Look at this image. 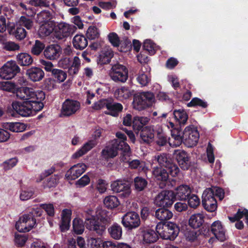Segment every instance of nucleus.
<instances>
[{
	"label": "nucleus",
	"instance_id": "13d9d810",
	"mask_svg": "<svg viewBox=\"0 0 248 248\" xmlns=\"http://www.w3.org/2000/svg\"><path fill=\"white\" fill-rule=\"evenodd\" d=\"M154 161L158 162L159 165L166 168H167L168 165L170 163L168 160L167 155L164 154L155 156Z\"/></svg>",
	"mask_w": 248,
	"mask_h": 248
},
{
	"label": "nucleus",
	"instance_id": "a18cd8bd",
	"mask_svg": "<svg viewBox=\"0 0 248 248\" xmlns=\"http://www.w3.org/2000/svg\"><path fill=\"white\" fill-rule=\"evenodd\" d=\"M147 180L140 176H137L134 179V185L136 190L141 191L144 190L147 186Z\"/></svg>",
	"mask_w": 248,
	"mask_h": 248
},
{
	"label": "nucleus",
	"instance_id": "7c9ffc66",
	"mask_svg": "<svg viewBox=\"0 0 248 248\" xmlns=\"http://www.w3.org/2000/svg\"><path fill=\"white\" fill-rule=\"evenodd\" d=\"M142 238L144 243H151L157 240L158 235L153 230H146L142 231Z\"/></svg>",
	"mask_w": 248,
	"mask_h": 248
},
{
	"label": "nucleus",
	"instance_id": "58836bf2",
	"mask_svg": "<svg viewBox=\"0 0 248 248\" xmlns=\"http://www.w3.org/2000/svg\"><path fill=\"white\" fill-rule=\"evenodd\" d=\"M52 17L53 16L49 11L44 10L37 15L36 20L39 24H42L49 21H53L52 20Z\"/></svg>",
	"mask_w": 248,
	"mask_h": 248
},
{
	"label": "nucleus",
	"instance_id": "37998d69",
	"mask_svg": "<svg viewBox=\"0 0 248 248\" xmlns=\"http://www.w3.org/2000/svg\"><path fill=\"white\" fill-rule=\"evenodd\" d=\"M244 217L246 222L248 226V210L245 208L239 209L233 217H229V220L232 222H234L236 220H239L241 218Z\"/></svg>",
	"mask_w": 248,
	"mask_h": 248
},
{
	"label": "nucleus",
	"instance_id": "9b49d317",
	"mask_svg": "<svg viewBox=\"0 0 248 248\" xmlns=\"http://www.w3.org/2000/svg\"><path fill=\"white\" fill-rule=\"evenodd\" d=\"M80 108V103L78 101L67 99L62 104V114L64 116H69L75 114Z\"/></svg>",
	"mask_w": 248,
	"mask_h": 248
},
{
	"label": "nucleus",
	"instance_id": "0e129e2a",
	"mask_svg": "<svg viewBox=\"0 0 248 248\" xmlns=\"http://www.w3.org/2000/svg\"><path fill=\"white\" fill-rule=\"evenodd\" d=\"M212 191V196L216 195L218 197L220 200H222L224 197V192L223 190L218 187H213L212 188H207Z\"/></svg>",
	"mask_w": 248,
	"mask_h": 248
},
{
	"label": "nucleus",
	"instance_id": "8fccbe9b",
	"mask_svg": "<svg viewBox=\"0 0 248 248\" xmlns=\"http://www.w3.org/2000/svg\"><path fill=\"white\" fill-rule=\"evenodd\" d=\"M73 228L76 233L81 234L84 230L83 221L78 218L74 219L73 221Z\"/></svg>",
	"mask_w": 248,
	"mask_h": 248
},
{
	"label": "nucleus",
	"instance_id": "864d4df0",
	"mask_svg": "<svg viewBox=\"0 0 248 248\" xmlns=\"http://www.w3.org/2000/svg\"><path fill=\"white\" fill-rule=\"evenodd\" d=\"M17 163L16 158H10L1 163L0 165L4 170H8L14 167Z\"/></svg>",
	"mask_w": 248,
	"mask_h": 248
},
{
	"label": "nucleus",
	"instance_id": "09e8293b",
	"mask_svg": "<svg viewBox=\"0 0 248 248\" xmlns=\"http://www.w3.org/2000/svg\"><path fill=\"white\" fill-rule=\"evenodd\" d=\"M150 121L147 117H135L133 120V126H137L138 129L141 128L143 125L147 124Z\"/></svg>",
	"mask_w": 248,
	"mask_h": 248
},
{
	"label": "nucleus",
	"instance_id": "2eb2a0df",
	"mask_svg": "<svg viewBox=\"0 0 248 248\" xmlns=\"http://www.w3.org/2000/svg\"><path fill=\"white\" fill-rule=\"evenodd\" d=\"M150 68L147 65H143L137 75V81L141 86L148 85L151 81Z\"/></svg>",
	"mask_w": 248,
	"mask_h": 248
},
{
	"label": "nucleus",
	"instance_id": "20e7f679",
	"mask_svg": "<svg viewBox=\"0 0 248 248\" xmlns=\"http://www.w3.org/2000/svg\"><path fill=\"white\" fill-rule=\"evenodd\" d=\"M36 222V220L32 215L24 214L16 222V228L20 232H28L34 227Z\"/></svg>",
	"mask_w": 248,
	"mask_h": 248
},
{
	"label": "nucleus",
	"instance_id": "3c124183",
	"mask_svg": "<svg viewBox=\"0 0 248 248\" xmlns=\"http://www.w3.org/2000/svg\"><path fill=\"white\" fill-rule=\"evenodd\" d=\"M100 33L98 29L94 26H90L86 32L87 38L90 40H94L99 37Z\"/></svg>",
	"mask_w": 248,
	"mask_h": 248
},
{
	"label": "nucleus",
	"instance_id": "de8ad7c7",
	"mask_svg": "<svg viewBox=\"0 0 248 248\" xmlns=\"http://www.w3.org/2000/svg\"><path fill=\"white\" fill-rule=\"evenodd\" d=\"M8 128L13 132H21L26 129V126L21 123H10L8 124Z\"/></svg>",
	"mask_w": 248,
	"mask_h": 248
},
{
	"label": "nucleus",
	"instance_id": "6e6552de",
	"mask_svg": "<svg viewBox=\"0 0 248 248\" xmlns=\"http://www.w3.org/2000/svg\"><path fill=\"white\" fill-rule=\"evenodd\" d=\"M109 76L114 81L124 82L128 78V71L124 66L116 64L112 66Z\"/></svg>",
	"mask_w": 248,
	"mask_h": 248
},
{
	"label": "nucleus",
	"instance_id": "c756f323",
	"mask_svg": "<svg viewBox=\"0 0 248 248\" xmlns=\"http://www.w3.org/2000/svg\"><path fill=\"white\" fill-rule=\"evenodd\" d=\"M140 136L142 141L149 143L154 138V131L151 126H146L141 130Z\"/></svg>",
	"mask_w": 248,
	"mask_h": 248
},
{
	"label": "nucleus",
	"instance_id": "052dcab7",
	"mask_svg": "<svg viewBox=\"0 0 248 248\" xmlns=\"http://www.w3.org/2000/svg\"><path fill=\"white\" fill-rule=\"evenodd\" d=\"M44 88L47 91H51L56 87V82L52 78H46L44 81Z\"/></svg>",
	"mask_w": 248,
	"mask_h": 248
},
{
	"label": "nucleus",
	"instance_id": "4468645a",
	"mask_svg": "<svg viewBox=\"0 0 248 248\" xmlns=\"http://www.w3.org/2000/svg\"><path fill=\"white\" fill-rule=\"evenodd\" d=\"M62 53V48L58 45H51L47 46L44 49V55L49 60L58 59Z\"/></svg>",
	"mask_w": 248,
	"mask_h": 248
},
{
	"label": "nucleus",
	"instance_id": "f704fd0d",
	"mask_svg": "<svg viewBox=\"0 0 248 248\" xmlns=\"http://www.w3.org/2000/svg\"><path fill=\"white\" fill-rule=\"evenodd\" d=\"M80 60L77 56H75L70 63L68 69V72L70 75H75L78 74L80 67Z\"/></svg>",
	"mask_w": 248,
	"mask_h": 248
},
{
	"label": "nucleus",
	"instance_id": "1a4fd4ad",
	"mask_svg": "<svg viewBox=\"0 0 248 248\" xmlns=\"http://www.w3.org/2000/svg\"><path fill=\"white\" fill-rule=\"evenodd\" d=\"M174 200V193L173 191L164 190L156 196L155 203L158 206L169 207L172 204Z\"/></svg>",
	"mask_w": 248,
	"mask_h": 248
},
{
	"label": "nucleus",
	"instance_id": "e2e57ef3",
	"mask_svg": "<svg viewBox=\"0 0 248 248\" xmlns=\"http://www.w3.org/2000/svg\"><path fill=\"white\" fill-rule=\"evenodd\" d=\"M187 106L189 107L200 106L202 108H205L207 107V103L206 102L198 98H194L189 103L187 104Z\"/></svg>",
	"mask_w": 248,
	"mask_h": 248
},
{
	"label": "nucleus",
	"instance_id": "603ef678",
	"mask_svg": "<svg viewBox=\"0 0 248 248\" xmlns=\"http://www.w3.org/2000/svg\"><path fill=\"white\" fill-rule=\"evenodd\" d=\"M143 46L151 55L154 54L157 49V46L151 40H146Z\"/></svg>",
	"mask_w": 248,
	"mask_h": 248
},
{
	"label": "nucleus",
	"instance_id": "5701e85b",
	"mask_svg": "<svg viewBox=\"0 0 248 248\" xmlns=\"http://www.w3.org/2000/svg\"><path fill=\"white\" fill-rule=\"evenodd\" d=\"M96 144L97 142L94 140L89 141L72 155V158L76 159L82 156L94 147Z\"/></svg>",
	"mask_w": 248,
	"mask_h": 248
},
{
	"label": "nucleus",
	"instance_id": "412c9836",
	"mask_svg": "<svg viewBox=\"0 0 248 248\" xmlns=\"http://www.w3.org/2000/svg\"><path fill=\"white\" fill-rule=\"evenodd\" d=\"M72 211L68 209H65L62 211L61 222L60 225L61 230L62 232L68 230L70 226Z\"/></svg>",
	"mask_w": 248,
	"mask_h": 248
},
{
	"label": "nucleus",
	"instance_id": "e433bc0d",
	"mask_svg": "<svg viewBox=\"0 0 248 248\" xmlns=\"http://www.w3.org/2000/svg\"><path fill=\"white\" fill-rule=\"evenodd\" d=\"M173 115L175 119L180 124H186L188 119V115L184 109H175L173 111Z\"/></svg>",
	"mask_w": 248,
	"mask_h": 248
},
{
	"label": "nucleus",
	"instance_id": "f8f14e48",
	"mask_svg": "<svg viewBox=\"0 0 248 248\" xmlns=\"http://www.w3.org/2000/svg\"><path fill=\"white\" fill-rule=\"evenodd\" d=\"M202 204L204 209L209 212H214L217 208V201L212 196V191L205 189L202 195Z\"/></svg>",
	"mask_w": 248,
	"mask_h": 248
},
{
	"label": "nucleus",
	"instance_id": "680f3d73",
	"mask_svg": "<svg viewBox=\"0 0 248 248\" xmlns=\"http://www.w3.org/2000/svg\"><path fill=\"white\" fill-rule=\"evenodd\" d=\"M15 89L14 83L10 81L0 82V89L8 92H13Z\"/></svg>",
	"mask_w": 248,
	"mask_h": 248
},
{
	"label": "nucleus",
	"instance_id": "39448f33",
	"mask_svg": "<svg viewBox=\"0 0 248 248\" xmlns=\"http://www.w3.org/2000/svg\"><path fill=\"white\" fill-rule=\"evenodd\" d=\"M116 136L120 140H115L112 141L113 145L117 146L120 150L123 152V155L121 157V160L123 162L128 161V157L130 155V148L128 144L125 142L126 137L121 132H118Z\"/></svg>",
	"mask_w": 248,
	"mask_h": 248
},
{
	"label": "nucleus",
	"instance_id": "a878e982",
	"mask_svg": "<svg viewBox=\"0 0 248 248\" xmlns=\"http://www.w3.org/2000/svg\"><path fill=\"white\" fill-rule=\"evenodd\" d=\"M107 108L108 110L107 114L116 117L122 111L123 107L121 104L113 102L111 99H109Z\"/></svg>",
	"mask_w": 248,
	"mask_h": 248
},
{
	"label": "nucleus",
	"instance_id": "338daca9",
	"mask_svg": "<svg viewBox=\"0 0 248 248\" xmlns=\"http://www.w3.org/2000/svg\"><path fill=\"white\" fill-rule=\"evenodd\" d=\"M90 182V178L88 175L85 174L76 182V185L79 187L88 185Z\"/></svg>",
	"mask_w": 248,
	"mask_h": 248
},
{
	"label": "nucleus",
	"instance_id": "473e14b6",
	"mask_svg": "<svg viewBox=\"0 0 248 248\" xmlns=\"http://www.w3.org/2000/svg\"><path fill=\"white\" fill-rule=\"evenodd\" d=\"M16 60L21 66H29L33 62L32 57L27 53H20L16 56Z\"/></svg>",
	"mask_w": 248,
	"mask_h": 248
},
{
	"label": "nucleus",
	"instance_id": "bf43d9fd",
	"mask_svg": "<svg viewBox=\"0 0 248 248\" xmlns=\"http://www.w3.org/2000/svg\"><path fill=\"white\" fill-rule=\"evenodd\" d=\"M200 203V200L195 194L190 195L188 197V204L191 208H196Z\"/></svg>",
	"mask_w": 248,
	"mask_h": 248
},
{
	"label": "nucleus",
	"instance_id": "f3484780",
	"mask_svg": "<svg viewBox=\"0 0 248 248\" xmlns=\"http://www.w3.org/2000/svg\"><path fill=\"white\" fill-rule=\"evenodd\" d=\"M87 169L84 163H78L73 166L66 172V177L70 180H75L83 173Z\"/></svg>",
	"mask_w": 248,
	"mask_h": 248
},
{
	"label": "nucleus",
	"instance_id": "a211bd4d",
	"mask_svg": "<svg viewBox=\"0 0 248 248\" xmlns=\"http://www.w3.org/2000/svg\"><path fill=\"white\" fill-rule=\"evenodd\" d=\"M211 231L217 240L221 242L226 240V231L220 221H215L212 224Z\"/></svg>",
	"mask_w": 248,
	"mask_h": 248
},
{
	"label": "nucleus",
	"instance_id": "dca6fc26",
	"mask_svg": "<svg viewBox=\"0 0 248 248\" xmlns=\"http://www.w3.org/2000/svg\"><path fill=\"white\" fill-rule=\"evenodd\" d=\"M179 232L178 227L172 222H169L165 226L164 232L162 233V238L164 239L174 240Z\"/></svg>",
	"mask_w": 248,
	"mask_h": 248
},
{
	"label": "nucleus",
	"instance_id": "4c0bfd02",
	"mask_svg": "<svg viewBox=\"0 0 248 248\" xmlns=\"http://www.w3.org/2000/svg\"><path fill=\"white\" fill-rule=\"evenodd\" d=\"M153 175L158 180L165 181L168 178V172L162 167H155L153 170Z\"/></svg>",
	"mask_w": 248,
	"mask_h": 248
},
{
	"label": "nucleus",
	"instance_id": "4d7b16f0",
	"mask_svg": "<svg viewBox=\"0 0 248 248\" xmlns=\"http://www.w3.org/2000/svg\"><path fill=\"white\" fill-rule=\"evenodd\" d=\"M34 195V191L30 189H22L20 191L19 198L21 201H26Z\"/></svg>",
	"mask_w": 248,
	"mask_h": 248
},
{
	"label": "nucleus",
	"instance_id": "6ab92c4d",
	"mask_svg": "<svg viewBox=\"0 0 248 248\" xmlns=\"http://www.w3.org/2000/svg\"><path fill=\"white\" fill-rule=\"evenodd\" d=\"M170 130L171 137L168 140L170 146L172 147L180 146L182 142H184L183 132H181L179 129H174Z\"/></svg>",
	"mask_w": 248,
	"mask_h": 248
},
{
	"label": "nucleus",
	"instance_id": "ea45409f",
	"mask_svg": "<svg viewBox=\"0 0 248 248\" xmlns=\"http://www.w3.org/2000/svg\"><path fill=\"white\" fill-rule=\"evenodd\" d=\"M108 231L111 237L114 239L119 240L122 237V228L118 224H113L108 228Z\"/></svg>",
	"mask_w": 248,
	"mask_h": 248
},
{
	"label": "nucleus",
	"instance_id": "9d476101",
	"mask_svg": "<svg viewBox=\"0 0 248 248\" xmlns=\"http://www.w3.org/2000/svg\"><path fill=\"white\" fill-rule=\"evenodd\" d=\"M111 188L113 192L120 193V196L123 198L128 197L131 192L129 184L122 180L113 181L111 184Z\"/></svg>",
	"mask_w": 248,
	"mask_h": 248
},
{
	"label": "nucleus",
	"instance_id": "4be33fe9",
	"mask_svg": "<svg viewBox=\"0 0 248 248\" xmlns=\"http://www.w3.org/2000/svg\"><path fill=\"white\" fill-rule=\"evenodd\" d=\"M29 78L33 81L41 80L44 77V71L40 68L33 67L27 71Z\"/></svg>",
	"mask_w": 248,
	"mask_h": 248
},
{
	"label": "nucleus",
	"instance_id": "774afa93",
	"mask_svg": "<svg viewBox=\"0 0 248 248\" xmlns=\"http://www.w3.org/2000/svg\"><path fill=\"white\" fill-rule=\"evenodd\" d=\"M20 23L27 29H31L33 25L32 21L28 17L22 16L20 19Z\"/></svg>",
	"mask_w": 248,
	"mask_h": 248
},
{
	"label": "nucleus",
	"instance_id": "a19ab883",
	"mask_svg": "<svg viewBox=\"0 0 248 248\" xmlns=\"http://www.w3.org/2000/svg\"><path fill=\"white\" fill-rule=\"evenodd\" d=\"M104 204L107 208L112 209L118 207L120 202L117 197L111 195L105 197Z\"/></svg>",
	"mask_w": 248,
	"mask_h": 248
},
{
	"label": "nucleus",
	"instance_id": "69168bd1",
	"mask_svg": "<svg viewBox=\"0 0 248 248\" xmlns=\"http://www.w3.org/2000/svg\"><path fill=\"white\" fill-rule=\"evenodd\" d=\"M110 43L114 46H118L120 43V41L118 35L115 32H111L108 36Z\"/></svg>",
	"mask_w": 248,
	"mask_h": 248
},
{
	"label": "nucleus",
	"instance_id": "b1692460",
	"mask_svg": "<svg viewBox=\"0 0 248 248\" xmlns=\"http://www.w3.org/2000/svg\"><path fill=\"white\" fill-rule=\"evenodd\" d=\"M176 158L180 167L183 170L188 169L189 166L188 155L184 151H178L176 153Z\"/></svg>",
	"mask_w": 248,
	"mask_h": 248
},
{
	"label": "nucleus",
	"instance_id": "aec40b11",
	"mask_svg": "<svg viewBox=\"0 0 248 248\" xmlns=\"http://www.w3.org/2000/svg\"><path fill=\"white\" fill-rule=\"evenodd\" d=\"M113 56V53L109 47H105L102 49L98 57L97 63L101 65L108 63Z\"/></svg>",
	"mask_w": 248,
	"mask_h": 248
},
{
	"label": "nucleus",
	"instance_id": "0eeeda50",
	"mask_svg": "<svg viewBox=\"0 0 248 248\" xmlns=\"http://www.w3.org/2000/svg\"><path fill=\"white\" fill-rule=\"evenodd\" d=\"M19 71L20 68L15 61H8L0 69V78L6 80L10 79Z\"/></svg>",
	"mask_w": 248,
	"mask_h": 248
},
{
	"label": "nucleus",
	"instance_id": "bb28decb",
	"mask_svg": "<svg viewBox=\"0 0 248 248\" xmlns=\"http://www.w3.org/2000/svg\"><path fill=\"white\" fill-rule=\"evenodd\" d=\"M116 145H113V142L107 146L102 151V156L105 159L113 158L115 157L118 154V150H120L119 148Z\"/></svg>",
	"mask_w": 248,
	"mask_h": 248
},
{
	"label": "nucleus",
	"instance_id": "c9c22d12",
	"mask_svg": "<svg viewBox=\"0 0 248 248\" xmlns=\"http://www.w3.org/2000/svg\"><path fill=\"white\" fill-rule=\"evenodd\" d=\"M133 93L128 88L123 87L117 89L114 92L115 96L119 100L126 99Z\"/></svg>",
	"mask_w": 248,
	"mask_h": 248
},
{
	"label": "nucleus",
	"instance_id": "cd10ccee",
	"mask_svg": "<svg viewBox=\"0 0 248 248\" xmlns=\"http://www.w3.org/2000/svg\"><path fill=\"white\" fill-rule=\"evenodd\" d=\"M41 24L39 29V33L40 35L43 36L50 35L56 27V23L54 21H49Z\"/></svg>",
	"mask_w": 248,
	"mask_h": 248
},
{
	"label": "nucleus",
	"instance_id": "c03bdc74",
	"mask_svg": "<svg viewBox=\"0 0 248 248\" xmlns=\"http://www.w3.org/2000/svg\"><path fill=\"white\" fill-rule=\"evenodd\" d=\"M52 76L56 82L59 83L63 82L67 78L66 72L59 69H55L52 71Z\"/></svg>",
	"mask_w": 248,
	"mask_h": 248
},
{
	"label": "nucleus",
	"instance_id": "f257e3e1",
	"mask_svg": "<svg viewBox=\"0 0 248 248\" xmlns=\"http://www.w3.org/2000/svg\"><path fill=\"white\" fill-rule=\"evenodd\" d=\"M16 94L18 98L26 100L22 102L15 101L12 104L13 109L22 116H29L33 111H39L44 107L42 101L45 98V94L42 91L23 87L16 90Z\"/></svg>",
	"mask_w": 248,
	"mask_h": 248
},
{
	"label": "nucleus",
	"instance_id": "49530a36",
	"mask_svg": "<svg viewBox=\"0 0 248 248\" xmlns=\"http://www.w3.org/2000/svg\"><path fill=\"white\" fill-rule=\"evenodd\" d=\"M128 164L131 169H138L140 171H145L147 170L145 162L138 159H135L129 161Z\"/></svg>",
	"mask_w": 248,
	"mask_h": 248
},
{
	"label": "nucleus",
	"instance_id": "79ce46f5",
	"mask_svg": "<svg viewBox=\"0 0 248 248\" xmlns=\"http://www.w3.org/2000/svg\"><path fill=\"white\" fill-rule=\"evenodd\" d=\"M59 32L62 37L69 36L74 31V27L65 23H61L58 25Z\"/></svg>",
	"mask_w": 248,
	"mask_h": 248
},
{
	"label": "nucleus",
	"instance_id": "423d86ee",
	"mask_svg": "<svg viewBox=\"0 0 248 248\" xmlns=\"http://www.w3.org/2000/svg\"><path fill=\"white\" fill-rule=\"evenodd\" d=\"M184 143L188 147L195 146L199 139V133L193 125L186 126L183 132Z\"/></svg>",
	"mask_w": 248,
	"mask_h": 248
},
{
	"label": "nucleus",
	"instance_id": "2f4dec72",
	"mask_svg": "<svg viewBox=\"0 0 248 248\" xmlns=\"http://www.w3.org/2000/svg\"><path fill=\"white\" fill-rule=\"evenodd\" d=\"M73 44L76 48L83 49L87 46L88 41L84 35L77 34L73 38Z\"/></svg>",
	"mask_w": 248,
	"mask_h": 248
},
{
	"label": "nucleus",
	"instance_id": "72a5a7b5",
	"mask_svg": "<svg viewBox=\"0 0 248 248\" xmlns=\"http://www.w3.org/2000/svg\"><path fill=\"white\" fill-rule=\"evenodd\" d=\"M155 215L158 220L163 221L170 219L172 217L173 214L168 209L162 208L155 211Z\"/></svg>",
	"mask_w": 248,
	"mask_h": 248
},
{
	"label": "nucleus",
	"instance_id": "6e6d98bb",
	"mask_svg": "<svg viewBox=\"0 0 248 248\" xmlns=\"http://www.w3.org/2000/svg\"><path fill=\"white\" fill-rule=\"evenodd\" d=\"M88 246L91 248H99L104 242L100 238L91 237L88 239Z\"/></svg>",
	"mask_w": 248,
	"mask_h": 248
},
{
	"label": "nucleus",
	"instance_id": "c85d7f7f",
	"mask_svg": "<svg viewBox=\"0 0 248 248\" xmlns=\"http://www.w3.org/2000/svg\"><path fill=\"white\" fill-rule=\"evenodd\" d=\"M204 217L203 215L201 213L192 215L189 219V226L194 229L200 227L204 222Z\"/></svg>",
	"mask_w": 248,
	"mask_h": 248
},
{
	"label": "nucleus",
	"instance_id": "5fc2aeb1",
	"mask_svg": "<svg viewBox=\"0 0 248 248\" xmlns=\"http://www.w3.org/2000/svg\"><path fill=\"white\" fill-rule=\"evenodd\" d=\"M45 48V45L40 41L36 40L31 48V52L34 55H39Z\"/></svg>",
	"mask_w": 248,
	"mask_h": 248
},
{
	"label": "nucleus",
	"instance_id": "7ed1b4c3",
	"mask_svg": "<svg viewBox=\"0 0 248 248\" xmlns=\"http://www.w3.org/2000/svg\"><path fill=\"white\" fill-rule=\"evenodd\" d=\"M155 100L154 95L150 92L137 93L134 96L133 108L140 111L142 110L152 106Z\"/></svg>",
	"mask_w": 248,
	"mask_h": 248
},
{
	"label": "nucleus",
	"instance_id": "f03ea898",
	"mask_svg": "<svg viewBox=\"0 0 248 248\" xmlns=\"http://www.w3.org/2000/svg\"><path fill=\"white\" fill-rule=\"evenodd\" d=\"M111 213L98 206L95 211L88 209L85 212V225L87 229L102 235L106 227L104 224L111 221Z\"/></svg>",
	"mask_w": 248,
	"mask_h": 248
},
{
	"label": "nucleus",
	"instance_id": "393cba45",
	"mask_svg": "<svg viewBox=\"0 0 248 248\" xmlns=\"http://www.w3.org/2000/svg\"><path fill=\"white\" fill-rule=\"evenodd\" d=\"M174 193L175 198L180 200H185L190 194L191 189L187 185H181L177 187Z\"/></svg>",
	"mask_w": 248,
	"mask_h": 248
},
{
	"label": "nucleus",
	"instance_id": "ddd939ff",
	"mask_svg": "<svg viewBox=\"0 0 248 248\" xmlns=\"http://www.w3.org/2000/svg\"><path fill=\"white\" fill-rule=\"evenodd\" d=\"M140 223L139 215L134 212L126 213L122 219L123 225L128 229L138 227L140 225Z\"/></svg>",
	"mask_w": 248,
	"mask_h": 248
}]
</instances>
